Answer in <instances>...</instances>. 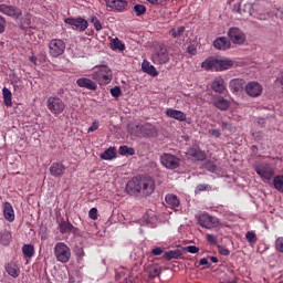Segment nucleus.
<instances>
[{"label":"nucleus","mask_w":283,"mask_h":283,"mask_svg":"<svg viewBox=\"0 0 283 283\" xmlns=\"http://www.w3.org/2000/svg\"><path fill=\"white\" fill-rule=\"evenodd\" d=\"M156 190V181L149 176L134 177L126 184V192L129 196H136L142 193V196H151Z\"/></svg>","instance_id":"obj_1"},{"label":"nucleus","mask_w":283,"mask_h":283,"mask_svg":"<svg viewBox=\"0 0 283 283\" xmlns=\"http://www.w3.org/2000/svg\"><path fill=\"white\" fill-rule=\"evenodd\" d=\"M54 258L62 264H67L72 258V250L65 242H57L53 248Z\"/></svg>","instance_id":"obj_2"},{"label":"nucleus","mask_w":283,"mask_h":283,"mask_svg":"<svg viewBox=\"0 0 283 283\" xmlns=\"http://www.w3.org/2000/svg\"><path fill=\"white\" fill-rule=\"evenodd\" d=\"M94 70L95 71L92 74L94 81H97L98 83H106V84L112 83L113 73L109 66L105 64L96 65Z\"/></svg>","instance_id":"obj_3"},{"label":"nucleus","mask_w":283,"mask_h":283,"mask_svg":"<svg viewBox=\"0 0 283 283\" xmlns=\"http://www.w3.org/2000/svg\"><path fill=\"white\" fill-rule=\"evenodd\" d=\"M254 171L264 181L271 180L275 176V168L271 164L261 163L254 165Z\"/></svg>","instance_id":"obj_4"},{"label":"nucleus","mask_w":283,"mask_h":283,"mask_svg":"<svg viewBox=\"0 0 283 283\" xmlns=\"http://www.w3.org/2000/svg\"><path fill=\"white\" fill-rule=\"evenodd\" d=\"M46 107L51 114L59 116V114L65 112V102L59 96H51L46 101Z\"/></svg>","instance_id":"obj_5"},{"label":"nucleus","mask_w":283,"mask_h":283,"mask_svg":"<svg viewBox=\"0 0 283 283\" xmlns=\"http://www.w3.org/2000/svg\"><path fill=\"white\" fill-rule=\"evenodd\" d=\"M65 52V41L61 39H53L49 43V54L56 59Z\"/></svg>","instance_id":"obj_6"},{"label":"nucleus","mask_w":283,"mask_h":283,"mask_svg":"<svg viewBox=\"0 0 283 283\" xmlns=\"http://www.w3.org/2000/svg\"><path fill=\"white\" fill-rule=\"evenodd\" d=\"M228 38L234 45H243L247 41V34L238 27H232L228 30Z\"/></svg>","instance_id":"obj_7"},{"label":"nucleus","mask_w":283,"mask_h":283,"mask_svg":"<svg viewBox=\"0 0 283 283\" xmlns=\"http://www.w3.org/2000/svg\"><path fill=\"white\" fill-rule=\"evenodd\" d=\"M160 163L163 167H165L166 169L174 170L180 167V158L169 153H165L164 155L160 156Z\"/></svg>","instance_id":"obj_8"},{"label":"nucleus","mask_w":283,"mask_h":283,"mask_svg":"<svg viewBox=\"0 0 283 283\" xmlns=\"http://www.w3.org/2000/svg\"><path fill=\"white\" fill-rule=\"evenodd\" d=\"M64 23H66V25H71L72 30H77V32H85V30H87L88 28V23L87 20H85V18H66L64 19Z\"/></svg>","instance_id":"obj_9"},{"label":"nucleus","mask_w":283,"mask_h":283,"mask_svg":"<svg viewBox=\"0 0 283 283\" xmlns=\"http://www.w3.org/2000/svg\"><path fill=\"white\" fill-rule=\"evenodd\" d=\"M151 61L155 65H165L169 61L167 48L160 45L153 54Z\"/></svg>","instance_id":"obj_10"},{"label":"nucleus","mask_w":283,"mask_h":283,"mask_svg":"<svg viewBox=\"0 0 283 283\" xmlns=\"http://www.w3.org/2000/svg\"><path fill=\"white\" fill-rule=\"evenodd\" d=\"M156 132V126L149 123H146L144 125H137L135 127V135L142 136V138H154Z\"/></svg>","instance_id":"obj_11"},{"label":"nucleus","mask_w":283,"mask_h":283,"mask_svg":"<svg viewBox=\"0 0 283 283\" xmlns=\"http://www.w3.org/2000/svg\"><path fill=\"white\" fill-rule=\"evenodd\" d=\"M199 224L203 229H216L220 227V219L208 213H203L199 217Z\"/></svg>","instance_id":"obj_12"},{"label":"nucleus","mask_w":283,"mask_h":283,"mask_svg":"<svg viewBox=\"0 0 283 283\" xmlns=\"http://www.w3.org/2000/svg\"><path fill=\"white\" fill-rule=\"evenodd\" d=\"M106 8H109L113 12H127L129 2L127 0H104Z\"/></svg>","instance_id":"obj_13"},{"label":"nucleus","mask_w":283,"mask_h":283,"mask_svg":"<svg viewBox=\"0 0 283 283\" xmlns=\"http://www.w3.org/2000/svg\"><path fill=\"white\" fill-rule=\"evenodd\" d=\"M0 12L7 17H11V19H19L23 14L20 8L8 4H0Z\"/></svg>","instance_id":"obj_14"},{"label":"nucleus","mask_w":283,"mask_h":283,"mask_svg":"<svg viewBox=\"0 0 283 283\" xmlns=\"http://www.w3.org/2000/svg\"><path fill=\"white\" fill-rule=\"evenodd\" d=\"M263 87L258 82H249L245 85V93L248 96H251L252 98H258V96H262Z\"/></svg>","instance_id":"obj_15"},{"label":"nucleus","mask_w":283,"mask_h":283,"mask_svg":"<svg viewBox=\"0 0 283 283\" xmlns=\"http://www.w3.org/2000/svg\"><path fill=\"white\" fill-rule=\"evenodd\" d=\"M57 227H59V231L62 234L65 233H74L76 234L78 231V228L74 227L70 220L67 219L66 221L64 219H61L60 221H57Z\"/></svg>","instance_id":"obj_16"},{"label":"nucleus","mask_w":283,"mask_h":283,"mask_svg":"<svg viewBox=\"0 0 283 283\" xmlns=\"http://www.w3.org/2000/svg\"><path fill=\"white\" fill-rule=\"evenodd\" d=\"M212 105L217 107V109H220L221 112H227L229 107H231V102L229 99L218 95L214 96L212 99Z\"/></svg>","instance_id":"obj_17"},{"label":"nucleus","mask_w":283,"mask_h":283,"mask_svg":"<svg viewBox=\"0 0 283 283\" xmlns=\"http://www.w3.org/2000/svg\"><path fill=\"white\" fill-rule=\"evenodd\" d=\"M76 85L77 87H82L84 90H91V91H96V87H98V85L96 84V82L87 78V77H80L76 80Z\"/></svg>","instance_id":"obj_18"},{"label":"nucleus","mask_w":283,"mask_h":283,"mask_svg":"<svg viewBox=\"0 0 283 283\" xmlns=\"http://www.w3.org/2000/svg\"><path fill=\"white\" fill-rule=\"evenodd\" d=\"M166 116H168V118L179 120V123H185V120H187V115L182 111H178L175 108H168L166 111Z\"/></svg>","instance_id":"obj_19"},{"label":"nucleus","mask_w":283,"mask_h":283,"mask_svg":"<svg viewBox=\"0 0 283 283\" xmlns=\"http://www.w3.org/2000/svg\"><path fill=\"white\" fill-rule=\"evenodd\" d=\"M186 154L192 160H207V154L198 148H189Z\"/></svg>","instance_id":"obj_20"},{"label":"nucleus","mask_w":283,"mask_h":283,"mask_svg":"<svg viewBox=\"0 0 283 283\" xmlns=\"http://www.w3.org/2000/svg\"><path fill=\"white\" fill-rule=\"evenodd\" d=\"M65 165H63L62 163H53L50 167V174L54 178H61V176L65 174Z\"/></svg>","instance_id":"obj_21"},{"label":"nucleus","mask_w":283,"mask_h":283,"mask_svg":"<svg viewBox=\"0 0 283 283\" xmlns=\"http://www.w3.org/2000/svg\"><path fill=\"white\" fill-rule=\"evenodd\" d=\"M4 271L10 275L11 277H19L21 275V268L17 265L15 262L11 261L4 265Z\"/></svg>","instance_id":"obj_22"},{"label":"nucleus","mask_w":283,"mask_h":283,"mask_svg":"<svg viewBox=\"0 0 283 283\" xmlns=\"http://www.w3.org/2000/svg\"><path fill=\"white\" fill-rule=\"evenodd\" d=\"M211 88L213 90V92H217V94H224V92H227L224 78L216 77L211 83Z\"/></svg>","instance_id":"obj_23"},{"label":"nucleus","mask_w":283,"mask_h":283,"mask_svg":"<svg viewBox=\"0 0 283 283\" xmlns=\"http://www.w3.org/2000/svg\"><path fill=\"white\" fill-rule=\"evenodd\" d=\"M201 67L207 72H218V59L208 57L206 61L201 63Z\"/></svg>","instance_id":"obj_24"},{"label":"nucleus","mask_w":283,"mask_h":283,"mask_svg":"<svg viewBox=\"0 0 283 283\" xmlns=\"http://www.w3.org/2000/svg\"><path fill=\"white\" fill-rule=\"evenodd\" d=\"M216 50H229L231 48V41L227 36L217 38L213 42Z\"/></svg>","instance_id":"obj_25"},{"label":"nucleus","mask_w":283,"mask_h":283,"mask_svg":"<svg viewBox=\"0 0 283 283\" xmlns=\"http://www.w3.org/2000/svg\"><path fill=\"white\" fill-rule=\"evenodd\" d=\"M3 216L8 222H14V208H12V203L8 201L3 203Z\"/></svg>","instance_id":"obj_26"},{"label":"nucleus","mask_w":283,"mask_h":283,"mask_svg":"<svg viewBox=\"0 0 283 283\" xmlns=\"http://www.w3.org/2000/svg\"><path fill=\"white\" fill-rule=\"evenodd\" d=\"M165 200L168 207H170V209H176L180 207V199H178V196L174 193L166 195Z\"/></svg>","instance_id":"obj_27"},{"label":"nucleus","mask_w":283,"mask_h":283,"mask_svg":"<svg viewBox=\"0 0 283 283\" xmlns=\"http://www.w3.org/2000/svg\"><path fill=\"white\" fill-rule=\"evenodd\" d=\"M142 70L146 74H149L150 76H158V71H156V66L151 65L149 61L144 60L142 63Z\"/></svg>","instance_id":"obj_28"},{"label":"nucleus","mask_w":283,"mask_h":283,"mask_svg":"<svg viewBox=\"0 0 283 283\" xmlns=\"http://www.w3.org/2000/svg\"><path fill=\"white\" fill-rule=\"evenodd\" d=\"M233 66V61L229 59L219 60L217 59V72H223V70H229Z\"/></svg>","instance_id":"obj_29"},{"label":"nucleus","mask_w":283,"mask_h":283,"mask_svg":"<svg viewBox=\"0 0 283 283\" xmlns=\"http://www.w3.org/2000/svg\"><path fill=\"white\" fill-rule=\"evenodd\" d=\"M2 96L6 107H12V92L8 87L2 88Z\"/></svg>","instance_id":"obj_30"},{"label":"nucleus","mask_w":283,"mask_h":283,"mask_svg":"<svg viewBox=\"0 0 283 283\" xmlns=\"http://www.w3.org/2000/svg\"><path fill=\"white\" fill-rule=\"evenodd\" d=\"M102 160H114L116 158V148L109 147L101 155Z\"/></svg>","instance_id":"obj_31"},{"label":"nucleus","mask_w":283,"mask_h":283,"mask_svg":"<svg viewBox=\"0 0 283 283\" xmlns=\"http://www.w3.org/2000/svg\"><path fill=\"white\" fill-rule=\"evenodd\" d=\"M180 255H182V252H180V250H169L164 253V259L168 260V261L178 260V258H180Z\"/></svg>","instance_id":"obj_32"},{"label":"nucleus","mask_w":283,"mask_h":283,"mask_svg":"<svg viewBox=\"0 0 283 283\" xmlns=\"http://www.w3.org/2000/svg\"><path fill=\"white\" fill-rule=\"evenodd\" d=\"M273 187L280 193H283V175H277L273 178Z\"/></svg>","instance_id":"obj_33"},{"label":"nucleus","mask_w":283,"mask_h":283,"mask_svg":"<svg viewBox=\"0 0 283 283\" xmlns=\"http://www.w3.org/2000/svg\"><path fill=\"white\" fill-rule=\"evenodd\" d=\"M147 12V7H145V4H135L133 7V13L136 17H143V14H145Z\"/></svg>","instance_id":"obj_34"},{"label":"nucleus","mask_w":283,"mask_h":283,"mask_svg":"<svg viewBox=\"0 0 283 283\" xmlns=\"http://www.w3.org/2000/svg\"><path fill=\"white\" fill-rule=\"evenodd\" d=\"M111 50H119V52H123L125 51V45L116 38L111 41Z\"/></svg>","instance_id":"obj_35"},{"label":"nucleus","mask_w":283,"mask_h":283,"mask_svg":"<svg viewBox=\"0 0 283 283\" xmlns=\"http://www.w3.org/2000/svg\"><path fill=\"white\" fill-rule=\"evenodd\" d=\"M118 151L120 156H135L136 154V150L128 146H120Z\"/></svg>","instance_id":"obj_36"},{"label":"nucleus","mask_w":283,"mask_h":283,"mask_svg":"<svg viewBox=\"0 0 283 283\" xmlns=\"http://www.w3.org/2000/svg\"><path fill=\"white\" fill-rule=\"evenodd\" d=\"M182 34H185V27H179L178 30L172 28L169 31V36H171L172 39H180Z\"/></svg>","instance_id":"obj_37"},{"label":"nucleus","mask_w":283,"mask_h":283,"mask_svg":"<svg viewBox=\"0 0 283 283\" xmlns=\"http://www.w3.org/2000/svg\"><path fill=\"white\" fill-rule=\"evenodd\" d=\"M160 273H161L160 266L158 265H153L148 268V275L149 277H151V280H154L155 277H158Z\"/></svg>","instance_id":"obj_38"},{"label":"nucleus","mask_w":283,"mask_h":283,"mask_svg":"<svg viewBox=\"0 0 283 283\" xmlns=\"http://www.w3.org/2000/svg\"><path fill=\"white\" fill-rule=\"evenodd\" d=\"M22 253L25 258H32V255H34V247L24 244L22 248Z\"/></svg>","instance_id":"obj_39"},{"label":"nucleus","mask_w":283,"mask_h":283,"mask_svg":"<svg viewBox=\"0 0 283 283\" xmlns=\"http://www.w3.org/2000/svg\"><path fill=\"white\" fill-rule=\"evenodd\" d=\"M230 90L231 92H240V90H242V83L240 82V80H231Z\"/></svg>","instance_id":"obj_40"},{"label":"nucleus","mask_w":283,"mask_h":283,"mask_svg":"<svg viewBox=\"0 0 283 283\" xmlns=\"http://www.w3.org/2000/svg\"><path fill=\"white\" fill-rule=\"evenodd\" d=\"M91 23H93L96 32H101L103 30V23H101V20L96 15L91 17Z\"/></svg>","instance_id":"obj_41"},{"label":"nucleus","mask_w":283,"mask_h":283,"mask_svg":"<svg viewBox=\"0 0 283 283\" xmlns=\"http://www.w3.org/2000/svg\"><path fill=\"white\" fill-rule=\"evenodd\" d=\"M10 238H12V235L9 232H4L0 239L1 244L8 247V244H10Z\"/></svg>","instance_id":"obj_42"},{"label":"nucleus","mask_w":283,"mask_h":283,"mask_svg":"<svg viewBox=\"0 0 283 283\" xmlns=\"http://www.w3.org/2000/svg\"><path fill=\"white\" fill-rule=\"evenodd\" d=\"M205 169H207L211 174H216V171H218V166H216V164H213L212 161H207L205 164Z\"/></svg>","instance_id":"obj_43"},{"label":"nucleus","mask_w":283,"mask_h":283,"mask_svg":"<svg viewBox=\"0 0 283 283\" xmlns=\"http://www.w3.org/2000/svg\"><path fill=\"white\" fill-rule=\"evenodd\" d=\"M275 250H276L279 253H283V237H279V238L275 240Z\"/></svg>","instance_id":"obj_44"},{"label":"nucleus","mask_w":283,"mask_h":283,"mask_svg":"<svg viewBox=\"0 0 283 283\" xmlns=\"http://www.w3.org/2000/svg\"><path fill=\"white\" fill-rule=\"evenodd\" d=\"M101 127V123L98 120H94L91 125V127L87 129L88 134H92L93 132H96Z\"/></svg>","instance_id":"obj_45"},{"label":"nucleus","mask_w":283,"mask_h":283,"mask_svg":"<svg viewBox=\"0 0 283 283\" xmlns=\"http://www.w3.org/2000/svg\"><path fill=\"white\" fill-rule=\"evenodd\" d=\"M245 239L248 240V242H256V240H258L255 232H253V231L247 232Z\"/></svg>","instance_id":"obj_46"},{"label":"nucleus","mask_w":283,"mask_h":283,"mask_svg":"<svg viewBox=\"0 0 283 283\" xmlns=\"http://www.w3.org/2000/svg\"><path fill=\"white\" fill-rule=\"evenodd\" d=\"M209 189V185L200 184L196 187L195 193H202V191H207Z\"/></svg>","instance_id":"obj_47"},{"label":"nucleus","mask_w":283,"mask_h":283,"mask_svg":"<svg viewBox=\"0 0 283 283\" xmlns=\"http://www.w3.org/2000/svg\"><path fill=\"white\" fill-rule=\"evenodd\" d=\"M88 218H91V220H98V209L92 208L88 212Z\"/></svg>","instance_id":"obj_48"},{"label":"nucleus","mask_w":283,"mask_h":283,"mask_svg":"<svg viewBox=\"0 0 283 283\" xmlns=\"http://www.w3.org/2000/svg\"><path fill=\"white\" fill-rule=\"evenodd\" d=\"M206 240L209 242V244H218V237L214 234H207Z\"/></svg>","instance_id":"obj_49"},{"label":"nucleus","mask_w":283,"mask_h":283,"mask_svg":"<svg viewBox=\"0 0 283 283\" xmlns=\"http://www.w3.org/2000/svg\"><path fill=\"white\" fill-rule=\"evenodd\" d=\"M111 94L114 98H118V96H120V94H122L120 87L115 86V87L111 88Z\"/></svg>","instance_id":"obj_50"},{"label":"nucleus","mask_w":283,"mask_h":283,"mask_svg":"<svg viewBox=\"0 0 283 283\" xmlns=\"http://www.w3.org/2000/svg\"><path fill=\"white\" fill-rule=\"evenodd\" d=\"M185 251H187L188 253H198L200 251V248L196 245H188L185 248Z\"/></svg>","instance_id":"obj_51"},{"label":"nucleus","mask_w":283,"mask_h":283,"mask_svg":"<svg viewBox=\"0 0 283 283\" xmlns=\"http://www.w3.org/2000/svg\"><path fill=\"white\" fill-rule=\"evenodd\" d=\"M6 18H3L2 15H0V34H3V32H6Z\"/></svg>","instance_id":"obj_52"},{"label":"nucleus","mask_w":283,"mask_h":283,"mask_svg":"<svg viewBox=\"0 0 283 283\" xmlns=\"http://www.w3.org/2000/svg\"><path fill=\"white\" fill-rule=\"evenodd\" d=\"M218 251H219L220 255H229V253H231L229 251V249H227V248H224L222 245H218Z\"/></svg>","instance_id":"obj_53"},{"label":"nucleus","mask_w":283,"mask_h":283,"mask_svg":"<svg viewBox=\"0 0 283 283\" xmlns=\"http://www.w3.org/2000/svg\"><path fill=\"white\" fill-rule=\"evenodd\" d=\"M209 134L210 136H214V138H220V136H222V133H220V129H210Z\"/></svg>","instance_id":"obj_54"},{"label":"nucleus","mask_w":283,"mask_h":283,"mask_svg":"<svg viewBox=\"0 0 283 283\" xmlns=\"http://www.w3.org/2000/svg\"><path fill=\"white\" fill-rule=\"evenodd\" d=\"M199 265L200 266H207V269H209V266H211L209 264V260H207V258H203V259L199 260Z\"/></svg>","instance_id":"obj_55"},{"label":"nucleus","mask_w":283,"mask_h":283,"mask_svg":"<svg viewBox=\"0 0 283 283\" xmlns=\"http://www.w3.org/2000/svg\"><path fill=\"white\" fill-rule=\"evenodd\" d=\"M151 253H153V255H163L164 250H163V248H154Z\"/></svg>","instance_id":"obj_56"},{"label":"nucleus","mask_w":283,"mask_h":283,"mask_svg":"<svg viewBox=\"0 0 283 283\" xmlns=\"http://www.w3.org/2000/svg\"><path fill=\"white\" fill-rule=\"evenodd\" d=\"M148 3H153V6H164L165 0H147Z\"/></svg>","instance_id":"obj_57"},{"label":"nucleus","mask_w":283,"mask_h":283,"mask_svg":"<svg viewBox=\"0 0 283 283\" xmlns=\"http://www.w3.org/2000/svg\"><path fill=\"white\" fill-rule=\"evenodd\" d=\"M276 83H279L280 85H283V72L279 74V76L276 77Z\"/></svg>","instance_id":"obj_58"},{"label":"nucleus","mask_w":283,"mask_h":283,"mask_svg":"<svg viewBox=\"0 0 283 283\" xmlns=\"http://www.w3.org/2000/svg\"><path fill=\"white\" fill-rule=\"evenodd\" d=\"M188 53L195 55L196 54V48L195 46H188Z\"/></svg>","instance_id":"obj_59"},{"label":"nucleus","mask_w":283,"mask_h":283,"mask_svg":"<svg viewBox=\"0 0 283 283\" xmlns=\"http://www.w3.org/2000/svg\"><path fill=\"white\" fill-rule=\"evenodd\" d=\"M29 61L33 63V65H36V56L32 55Z\"/></svg>","instance_id":"obj_60"},{"label":"nucleus","mask_w":283,"mask_h":283,"mask_svg":"<svg viewBox=\"0 0 283 283\" xmlns=\"http://www.w3.org/2000/svg\"><path fill=\"white\" fill-rule=\"evenodd\" d=\"M210 258V262H212L213 264H218V258L217 256H209Z\"/></svg>","instance_id":"obj_61"},{"label":"nucleus","mask_w":283,"mask_h":283,"mask_svg":"<svg viewBox=\"0 0 283 283\" xmlns=\"http://www.w3.org/2000/svg\"><path fill=\"white\" fill-rule=\"evenodd\" d=\"M77 254L80 255V258H83V255H85V252L83 251V249H78Z\"/></svg>","instance_id":"obj_62"},{"label":"nucleus","mask_w":283,"mask_h":283,"mask_svg":"<svg viewBox=\"0 0 283 283\" xmlns=\"http://www.w3.org/2000/svg\"><path fill=\"white\" fill-rule=\"evenodd\" d=\"M238 281H235V279L233 280H228V281H224L223 283H237Z\"/></svg>","instance_id":"obj_63"},{"label":"nucleus","mask_w":283,"mask_h":283,"mask_svg":"<svg viewBox=\"0 0 283 283\" xmlns=\"http://www.w3.org/2000/svg\"><path fill=\"white\" fill-rule=\"evenodd\" d=\"M279 283H283V281H280Z\"/></svg>","instance_id":"obj_64"}]
</instances>
